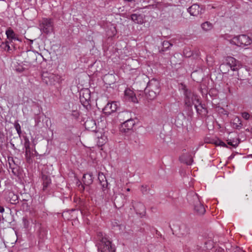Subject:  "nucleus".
Here are the masks:
<instances>
[{
	"mask_svg": "<svg viewBox=\"0 0 252 252\" xmlns=\"http://www.w3.org/2000/svg\"><path fill=\"white\" fill-rule=\"evenodd\" d=\"M98 237L100 241L96 245L98 252H115V248L111 245V242L105 235L99 232Z\"/></svg>",
	"mask_w": 252,
	"mask_h": 252,
	"instance_id": "obj_1",
	"label": "nucleus"
},
{
	"mask_svg": "<svg viewBox=\"0 0 252 252\" xmlns=\"http://www.w3.org/2000/svg\"><path fill=\"white\" fill-rule=\"evenodd\" d=\"M190 196H191L192 200H193L194 213L198 216L204 215L206 210L204 205L201 203L198 195L195 192L190 191Z\"/></svg>",
	"mask_w": 252,
	"mask_h": 252,
	"instance_id": "obj_2",
	"label": "nucleus"
},
{
	"mask_svg": "<svg viewBox=\"0 0 252 252\" xmlns=\"http://www.w3.org/2000/svg\"><path fill=\"white\" fill-rule=\"evenodd\" d=\"M226 39L230 43L240 47H244L249 45L252 43V40L247 35L241 34L233 37L231 39Z\"/></svg>",
	"mask_w": 252,
	"mask_h": 252,
	"instance_id": "obj_3",
	"label": "nucleus"
},
{
	"mask_svg": "<svg viewBox=\"0 0 252 252\" xmlns=\"http://www.w3.org/2000/svg\"><path fill=\"white\" fill-rule=\"evenodd\" d=\"M42 81L47 85H54L59 83L61 76L48 71L42 73Z\"/></svg>",
	"mask_w": 252,
	"mask_h": 252,
	"instance_id": "obj_4",
	"label": "nucleus"
},
{
	"mask_svg": "<svg viewBox=\"0 0 252 252\" xmlns=\"http://www.w3.org/2000/svg\"><path fill=\"white\" fill-rule=\"evenodd\" d=\"M226 63L220 65V68H223L225 66H229L232 71H238L242 67V64L239 61L232 57H227L226 59Z\"/></svg>",
	"mask_w": 252,
	"mask_h": 252,
	"instance_id": "obj_5",
	"label": "nucleus"
},
{
	"mask_svg": "<svg viewBox=\"0 0 252 252\" xmlns=\"http://www.w3.org/2000/svg\"><path fill=\"white\" fill-rule=\"evenodd\" d=\"M80 101L84 107L86 108L90 105L91 92L89 89H84L80 91Z\"/></svg>",
	"mask_w": 252,
	"mask_h": 252,
	"instance_id": "obj_6",
	"label": "nucleus"
},
{
	"mask_svg": "<svg viewBox=\"0 0 252 252\" xmlns=\"http://www.w3.org/2000/svg\"><path fill=\"white\" fill-rule=\"evenodd\" d=\"M41 31L45 33H49L53 30V22L50 18H43L40 23Z\"/></svg>",
	"mask_w": 252,
	"mask_h": 252,
	"instance_id": "obj_7",
	"label": "nucleus"
},
{
	"mask_svg": "<svg viewBox=\"0 0 252 252\" xmlns=\"http://www.w3.org/2000/svg\"><path fill=\"white\" fill-rule=\"evenodd\" d=\"M120 103L117 101H112L108 103L103 109L104 113L109 116L111 114L116 112L119 108Z\"/></svg>",
	"mask_w": 252,
	"mask_h": 252,
	"instance_id": "obj_8",
	"label": "nucleus"
},
{
	"mask_svg": "<svg viewBox=\"0 0 252 252\" xmlns=\"http://www.w3.org/2000/svg\"><path fill=\"white\" fill-rule=\"evenodd\" d=\"M132 208L134 209L136 213L141 216H145L146 214V208L143 203L138 202L132 201Z\"/></svg>",
	"mask_w": 252,
	"mask_h": 252,
	"instance_id": "obj_9",
	"label": "nucleus"
},
{
	"mask_svg": "<svg viewBox=\"0 0 252 252\" xmlns=\"http://www.w3.org/2000/svg\"><path fill=\"white\" fill-rule=\"evenodd\" d=\"M148 90L154 91L158 93H159V82L155 79H152L150 80L147 87L145 89V93H147Z\"/></svg>",
	"mask_w": 252,
	"mask_h": 252,
	"instance_id": "obj_10",
	"label": "nucleus"
},
{
	"mask_svg": "<svg viewBox=\"0 0 252 252\" xmlns=\"http://www.w3.org/2000/svg\"><path fill=\"white\" fill-rule=\"evenodd\" d=\"M179 159L181 163L187 166L189 165V150L188 148L182 150Z\"/></svg>",
	"mask_w": 252,
	"mask_h": 252,
	"instance_id": "obj_11",
	"label": "nucleus"
},
{
	"mask_svg": "<svg viewBox=\"0 0 252 252\" xmlns=\"http://www.w3.org/2000/svg\"><path fill=\"white\" fill-rule=\"evenodd\" d=\"M5 34L7 39L8 40V41L10 43H12L13 40L22 42V40L18 37V34H16L11 28H8L6 30Z\"/></svg>",
	"mask_w": 252,
	"mask_h": 252,
	"instance_id": "obj_12",
	"label": "nucleus"
},
{
	"mask_svg": "<svg viewBox=\"0 0 252 252\" xmlns=\"http://www.w3.org/2000/svg\"><path fill=\"white\" fill-rule=\"evenodd\" d=\"M130 18L135 24L142 25L145 23V16L140 13H133L130 15Z\"/></svg>",
	"mask_w": 252,
	"mask_h": 252,
	"instance_id": "obj_13",
	"label": "nucleus"
},
{
	"mask_svg": "<svg viewBox=\"0 0 252 252\" xmlns=\"http://www.w3.org/2000/svg\"><path fill=\"white\" fill-rule=\"evenodd\" d=\"M135 125V121L134 119L130 118H128L122 124V127L124 131L126 132V130H131L132 129Z\"/></svg>",
	"mask_w": 252,
	"mask_h": 252,
	"instance_id": "obj_14",
	"label": "nucleus"
},
{
	"mask_svg": "<svg viewBox=\"0 0 252 252\" xmlns=\"http://www.w3.org/2000/svg\"><path fill=\"white\" fill-rule=\"evenodd\" d=\"M42 185H43V190L45 192H49V188L51 184V179L50 177L43 175L42 176Z\"/></svg>",
	"mask_w": 252,
	"mask_h": 252,
	"instance_id": "obj_15",
	"label": "nucleus"
},
{
	"mask_svg": "<svg viewBox=\"0 0 252 252\" xmlns=\"http://www.w3.org/2000/svg\"><path fill=\"white\" fill-rule=\"evenodd\" d=\"M98 179L101 186L103 191L105 190L108 187V183L104 174L102 172H99L98 175Z\"/></svg>",
	"mask_w": 252,
	"mask_h": 252,
	"instance_id": "obj_16",
	"label": "nucleus"
},
{
	"mask_svg": "<svg viewBox=\"0 0 252 252\" xmlns=\"http://www.w3.org/2000/svg\"><path fill=\"white\" fill-rule=\"evenodd\" d=\"M179 90L182 92L185 95L186 99L185 100V103L187 107L189 106V104H188L189 102V98L188 95V90L187 86L183 83H181L179 85Z\"/></svg>",
	"mask_w": 252,
	"mask_h": 252,
	"instance_id": "obj_17",
	"label": "nucleus"
},
{
	"mask_svg": "<svg viewBox=\"0 0 252 252\" xmlns=\"http://www.w3.org/2000/svg\"><path fill=\"white\" fill-rule=\"evenodd\" d=\"M125 95L126 99L133 102H137V98L134 92L130 89H126L125 91Z\"/></svg>",
	"mask_w": 252,
	"mask_h": 252,
	"instance_id": "obj_18",
	"label": "nucleus"
},
{
	"mask_svg": "<svg viewBox=\"0 0 252 252\" xmlns=\"http://www.w3.org/2000/svg\"><path fill=\"white\" fill-rule=\"evenodd\" d=\"M232 126L237 129H240L243 127V125L241 119L238 117H235L231 123Z\"/></svg>",
	"mask_w": 252,
	"mask_h": 252,
	"instance_id": "obj_19",
	"label": "nucleus"
},
{
	"mask_svg": "<svg viewBox=\"0 0 252 252\" xmlns=\"http://www.w3.org/2000/svg\"><path fill=\"white\" fill-rule=\"evenodd\" d=\"M82 181L84 185L86 186H89L92 184L93 182L92 173L89 172L84 174L83 176Z\"/></svg>",
	"mask_w": 252,
	"mask_h": 252,
	"instance_id": "obj_20",
	"label": "nucleus"
},
{
	"mask_svg": "<svg viewBox=\"0 0 252 252\" xmlns=\"http://www.w3.org/2000/svg\"><path fill=\"white\" fill-rule=\"evenodd\" d=\"M201 12V9L199 5L194 4L190 6V15L192 16H197Z\"/></svg>",
	"mask_w": 252,
	"mask_h": 252,
	"instance_id": "obj_21",
	"label": "nucleus"
},
{
	"mask_svg": "<svg viewBox=\"0 0 252 252\" xmlns=\"http://www.w3.org/2000/svg\"><path fill=\"white\" fill-rule=\"evenodd\" d=\"M194 107L196 110L197 113L200 115L203 116H205L207 113V110L202 104H199L198 105H195Z\"/></svg>",
	"mask_w": 252,
	"mask_h": 252,
	"instance_id": "obj_22",
	"label": "nucleus"
},
{
	"mask_svg": "<svg viewBox=\"0 0 252 252\" xmlns=\"http://www.w3.org/2000/svg\"><path fill=\"white\" fill-rule=\"evenodd\" d=\"M201 27L202 29L205 32L210 31L213 27V24L209 22H205L203 23Z\"/></svg>",
	"mask_w": 252,
	"mask_h": 252,
	"instance_id": "obj_23",
	"label": "nucleus"
},
{
	"mask_svg": "<svg viewBox=\"0 0 252 252\" xmlns=\"http://www.w3.org/2000/svg\"><path fill=\"white\" fill-rule=\"evenodd\" d=\"M9 197L10 198L9 201L11 204H16L18 203V196L15 194L13 192L9 193Z\"/></svg>",
	"mask_w": 252,
	"mask_h": 252,
	"instance_id": "obj_24",
	"label": "nucleus"
},
{
	"mask_svg": "<svg viewBox=\"0 0 252 252\" xmlns=\"http://www.w3.org/2000/svg\"><path fill=\"white\" fill-rule=\"evenodd\" d=\"M11 43H10L8 41L2 42L1 43V44L0 45V47L1 49H2L4 51H6L7 52H9V51H10L11 50L10 46L9 45V44H11Z\"/></svg>",
	"mask_w": 252,
	"mask_h": 252,
	"instance_id": "obj_25",
	"label": "nucleus"
},
{
	"mask_svg": "<svg viewBox=\"0 0 252 252\" xmlns=\"http://www.w3.org/2000/svg\"><path fill=\"white\" fill-rule=\"evenodd\" d=\"M240 143V140L238 138H235L233 139H228L227 144L229 145L232 146L233 147H237Z\"/></svg>",
	"mask_w": 252,
	"mask_h": 252,
	"instance_id": "obj_26",
	"label": "nucleus"
},
{
	"mask_svg": "<svg viewBox=\"0 0 252 252\" xmlns=\"http://www.w3.org/2000/svg\"><path fill=\"white\" fill-rule=\"evenodd\" d=\"M158 94V93L152 90H148L147 93H145L147 98L151 100L154 99Z\"/></svg>",
	"mask_w": 252,
	"mask_h": 252,
	"instance_id": "obj_27",
	"label": "nucleus"
},
{
	"mask_svg": "<svg viewBox=\"0 0 252 252\" xmlns=\"http://www.w3.org/2000/svg\"><path fill=\"white\" fill-rule=\"evenodd\" d=\"M199 51L198 49H195L193 50L191 55H190V59L192 58L193 59L197 60L199 58Z\"/></svg>",
	"mask_w": 252,
	"mask_h": 252,
	"instance_id": "obj_28",
	"label": "nucleus"
},
{
	"mask_svg": "<svg viewBox=\"0 0 252 252\" xmlns=\"http://www.w3.org/2000/svg\"><path fill=\"white\" fill-rule=\"evenodd\" d=\"M25 148L26 149L25 157H26L27 160H28L29 158L28 157V153H29L30 154V153H31L30 148V142L28 140L25 142Z\"/></svg>",
	"mask_w": 252,
	"mask_h": 252,
	"instance_id": "obj_29",
	"label": "nucleus"
},
{
	"mask_svg": "<svg viewBox=\"0 0 252 252\" xmlns=\"http://www.w3.org/2000/svg\"><path fill=\"white\" fill-rule=\"evenodd\" d=\"M163 51H166L172 46V44L168 41H164L162 42Z\"/></svg>",
	"mask_w": 252,
	"mask_h": 252,
	"instance_id": "obj_30",
	"label": "nucleus"
},
{
	"mask_svg": "<svg viewBox=\"0 0 252 252\" xmlns=\"http://www.w3.org/2000/svg\"><path fill=\"white\" fill-rule=\"evenodd\" d=\"M124 3L130 7H133L135 5V0H124Z\"/></svg>",
	"mask_w": 252,
	"mask_h": 252,
	"instance_id": "obj_31",
	"label": "nucleus"
},
{
	"mask_svg": "<svg viewBox=\"0 0 252 252\" xmlns=\"http://www.w3.org/2000/svg\"><path fill=\"white\" fill-rule=\"evenodd\" d=\"M14 127L17 131V133L20 136L21 134V126L19 124L18 121L15 122L14 123Z\"/></svg>",
	"mask_w": 252,
	"mask_h": 252,
	"instance_id": "obj_32",
	"label": "nucleus"
},
{
	"mask_svg": "<svg viewBox=\"0 0 252 252\" xmlns=\"http://www.w3.org/2000/svg\"><path fill=\"white\" fill-rule=\"evenodd\" d=\"M149 188L148 186L147 185H142L141 187V191L143 194H146L148 193V191L149 190Z\"/></svg>",
	"mask_w": 252,
	"mask_h": 252,
	"instance_id": "obj_33",
	"label": "nucleus"
},
{
	"mask_svg": "<svg viewBox=\"0 0 252 252\" xmlns=\"http://www.w3.org/2000/svg\"><path fill=\"white\" fill-rule=\"evenodd\" d=\"M112 226L113 228L115 227H118L119 229H121L123 226L121 224H119L118 220H114L111 222Z\"/></svg>",
	"mask_w": 252,
	"mask_h": 252,
	"instance_id": "obj_34",
	"label": "nucleus"
},
{
	"mask_svg": "<svg viewBox=\"0 0 252 252\" xmlns=\"http://www.w3.org/2000/svg\"><path fill=\"white\" fill-rule=\"evenodd\" d=\"M215 144L223 147H227V145L223 141L218 140L215 142Z\"/></svg>",
	"mask_w": 252,
	"mask_h": 252,
	"instance_id": "obj_35",
	"label": "nucleus"
},
{
	"mask_svg": "<svg viewBox=\"0 0 252 252\" xmlns=\"http://www.w3.org/2000/svg\"><path fill=\"white\" fill-rule=\"evenodd\" d=\"M242 117L246 120H248L250 118V115L249 113L246 112L242 113Z\"/></svg>",
	"mask_w": 252,
	"mask_h": 252,
	"instance_id": "obj_36",
	"label": "nucleus"
},
{
	"mask_svg": "<svg viewBox=\"0 0 252 252\" xmlns=\"http://www.w3.org/2000/svg\"><path fill=\"white\" fill-rule=\"evenodd\" d=\"M209 245V246H206V250H204V252H201L200 250H198L197 252H208V250L210 249L212 247V245L210 242H208L205 243V245Z\"/></svg>",
	"mask_w": 252,
	"mask_h": 252,
	"instance_id": "obj_37",
	"label": "nucleus"
},
{
	"mask_svg": "<svg viewBox=\"0 0 252 252\" xmlns=\"http://www.w3.org/2000/svg\"><path fill=\"white\" fill-rule=\"evenodd\" d=\"M79 208H80L79 209L81 211V214H83V211H84L86 209V207L84 206L83 202L81 201Z\"/></svg>",
	"mask_w": 252,
	"mask_h": 252,
	"instance_id": "obj_38",
	"label": "nucleus"
},
{
	"mask_svg": "<svg viewBox=\"0 0 252 252\" xmlns=\"http://www.w3.org/2000/svg\"><path fill=\"white\" fill-rule=\"evenodd\" d=\"M35 126H38L40 122V117L37 116L34 118Z\"/></svg>",
	"mask_w": 252,
	"mask_h": 252,
	"instance_id": "obj_39",
	"label": "nucleus"
},
{
	"mask_svg": "<svg viewBox=\"0 0 252 252\" xmlns=\"http://www.w3.org/2000/svg\"><path fill=\"white\" fill-rule=\"evenodd\" d=\"M130 115V114L127 112V111H126V112H124L123 113H122V114L120 115H122L125 118H126V120L128 118H130L129 117V115Z\"/></svg>",
	"mask_w": 252,
	"mask_h": 252,
	"instance_id": "obj_40",
	"label": "nucleus"
},
{
	"mask_svg": "<svg viewBox=\"0 0 252 252\" xmlns=\"http://www.w3.org/2000/svg\"><path fill=\"white\" fill-rule=\"evenodd\" d=\"M184 227H184V225H182V226H181L180 227V228H179L180 231H181V234H182V235H185L186 233H187V234L188 233V230H187L186 232H184V231H182V230L183 228H184Z\"/></svg>",
	"mask_w": 252,
	"mask_h": 252,
	"instance_id": "obj_41",
	"label": "nucleus"
},
{
	"mask_svg": "<svg viewBox=\"0 0 252 252\" xmlns=\"http://www.w3.org/2000/svg\"><path fill=\"white\" fill-rule=\"evenodd\" d=\"M4 137V135L2 133L0 132V144H2L3 142Z\"/></svg>",
	"mask_w": 252,
	"mask_h": 252,
	"instance_id": "obj_42",
	"label": "nucleus"
},
{
	"mask_svg": "<svg viewBox=\"0 0 252 252\" xmlns=\"http://www.w3.org/2000/svg\"><path fill=\"white\" fill-rule=\"evenodd\" d=\"M40 211H42L43 214H45L46 215H47V211L45 209V207L44 206L41 207Z\"/></svg>",
	"mask_w": 252,
	"mask_h": 252,
	"instance_id": "obj_43",
	"label": "nucleus"
},
{
	"mask_svg": "<svg viewBox=\"0 0 252 252\" xmlns=\"http://www.w3.org/2000/svg\"><path fill=\"white\" fill-rule=\"evenodd\" d=\"M78 187L82 190H84L85 189L84 185H82L80 182H79V184H78Z\"/></svg>",
	"mask_w": 252,
	"mask_h": 252,
	"instance_id": "obj_44",
	"label": "nucleus"
},
{
	"mask_svg": "<svg viewBox=\"0 0 252 252\" xmlns=\"http://www.w3.org/2000/svg\"><path fill=\"white\" fill-rule=\"evenodd\" d=\"M180 174L183 177H185L186 175V173L185 171H184L183 169H181L180 170Z\"/></svg>",
	"mask_w": 252,
	"mask_h": 252,
	"instance_id": "obj_45",
	"label": "nucleus"
},
{
	"mask_svg": "<svg viewBox=\"0 0 252 252\" xmlns=\"http://www.w3.org/2000/svg\"><path fill=\"white\" fill-rule=\"evenodd\" d=\"M4 208L3 207V206H2V205H1L0 204V213H3L4 212Z\"/></svg>",
	"mask_w": 252,
	"mask_h": 252,
	"instance_id": "obj_46",
	"label": "nucleus"
},
{
	"mask_svg": "<svg viewBox=\"0 0 252 252\" xmlns=\"http://www.w3.org/2000/svg\"><path fill=\"white\" fill-rule=\"evenodd\" d=\"M237 76H238V78H237L238 80H244V79L242 78L240 76L239 72H238Z\"/></svg>",
	"mask_w": 252,
	"mask_h": 252,
	"instance_id": "obj_47",
	"label": "nucleus"
},
{
	"mask_svg": "<svg viewBox=\"0 0 252 252\" xmlns=\"http://www.w3.org/2000/svg\"><path fill=\"white\" fill-rule=\"evenodd\" d=\"M28 160H27L28 161H29L31 158V153H28Z\"/></svg>",
	"mask_w": 252,
	"mask_h": 252,
	"instance_id": "obj_48",
	"label": "nucleus"
},
{
	"mask_svg": "<svg viewBox=\"0 0 252 252\" xmlns=\"http://www.w3.org/2000/svg\"><path fill=\"white\" fill-rule=\"evenodd\" d=\"M89 123V121H88L85 122V125L86 127H87Z\"/></svg>",
	"mask_w": 252,
	"mask_h": 252,
	"instance_id": "obj_49",
	"label": "nucleus"
},
{
	"mask_svg": "<svg viewBox=\"0 0 252 252\" xmlns=\"http://www.w3.org/2000/svg\"><path fill=\"white\" fill-rule=\"evenodd\" d=\"M189 161H190V165H191V163H192V162L193 161V160L191 158H190Z\"/></svg>",
	"mask_w": 252,
	"mask_h": 252,
	"instance_id": "obj_50",
	"label": "nucleus"
},
{
	"mask_svg": "<svg viewBox=\"0 0 252 252\" xmlns=\"http://www.w3.org/2000/svg\"><path fill=\"white\" fill-rule=\"evenodd\" d=\"M126 191H130V189H129V188H127V189H126Z\"/></svg>",
	"mask_w": 252,
	"mask_h": 252,
	"instance_id": "obj_51",
	"label": "nucleus"
},
{
	"mask_svg": "<svg viewBox=\"0 0 252 252\" xmlns=\"http://www.w3.org/2000/svg\"><path fill=\"white\" fill-rule=\"evenodd\" d=\"M233 158V156H232V155H231V156H230V157H229V158Z\"/></svg>",
	"mask_w": 252,
	"mask_h": 252,
	"instance_id": "obj_52",
	"label": "nucleus"
},
{
	"mask_svg": "<svg viewBox=\"0 0 252 252\" xmlns=\"http://www.w3.org/2000/svg\"><path fill=\"white\" fill-rule=\"evenodd\" d=\"M35 155H38V153L36 151H35Z\"/></svg>",
	"mask_w": 252,
	"mask_h": 252,
	"instance_id": "obj_53",
	"label": "nucleus"
},
{
	"mask_svg": "<svg viewBox=\"0 0 252 252\" xmlns=\"http://www.w3.org/2000/svg\"><path fill=\"white\" fill-rule=\"evenodd\" d=\"M187 11L189 12V8H187Z\"/></svg>",
	"mask_w": 252,
	"mask_h": 252,
	"instance_id": "obj_54",
	"label": "nucleus"
},
{
	"mask_svg": "<svg viewBox=\"0 0 252 252\" xmlns=\"http://www.w3.org/2000/svg\"><path fill=\"white\" fill-rule=\"evenodd\" d=\"M103 142H102V144L101 145H100V146H102V145H103Z\"/></svg>",
	"mask_w": 252,
	"mask_h": 252,
	"instance_id": "obj_55",
	"label": "nucleus"
},
{
	"mask_svg": "<svg viewBox=\"0 0 252 252\" xmlns=\"http://www.w3.org/2000/svg\"><path fill=\"white\" fill-rule=\"evenodd\" d=\"M251 131V133H252V127Z\"/></svg>",
	"mask_w": 252,
	"mask_h": 252,
	"instance_id": "obj_56",
	"label": "nucleus"
},
{
	"mask_svg": "<svg viewBox=\"0 0 252 252\" xmlns=\"http://www.w3.org/2000/svg\"><path fill=\"white\" fill-rule=\"evenodd\" d=\"M14 147V145L12 144V147Z\"/></svg>",
	"mask_w": 252,
	"mask_h": 252,
	"instance_id": "obj_57",
	"label": "nucleus"
},
{
	"mask_svg": "<svg viewBox=\"0 0 252 252\" xmlns=\"http://www.w3.org/2000/svg\"><path fill=\"white\" fill-rule=\"evenodd\" d=\"M123 206V205H122V206H119V208H121V207L122 206Z\"/></svg>",
	"mask_w": 252,
	"mask_h": 252,
	"instance_id": "obj_58",
	"label": "nucleus"
}]
</instances>
